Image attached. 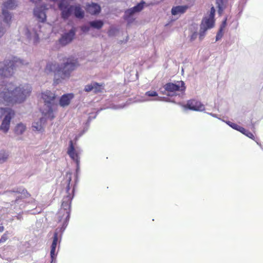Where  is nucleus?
Wrapping results in <instances>:
<instances>
[{
  "instance_id": "f257e3e1",
  "label": "nucleus",
  "mask_w": 263,
  "mask_h": 263,
  "mask_svg": "<svg viewBox=\"0 0 263 263\" xmlns=\"http://www.w3.org/2000/svg\"><path fill=\"white\" fill-rule=\"evenodd\" d=\"M31 92V87L28 85L15 87L11 83L0 84V103L9 104L23 102Z\"/></svg>"
},
{
  "instance_id": "f03ea898",
  "label": "nucleus",
  "mask_w": 263,
  "mask_h": 263,
  "mask_svg": "<svg viewBox=\"0 0 263 263\" xmlns=\"http://www.w3.org/2000/svg\"><path fill=\"white\" fill-rule=\"evenodd\" d=\"M62 61L63 64L61 66L55 62H49L44 70L45 73L47 74L54 73L55 84H58L60 81V79L57 78V76L60 77L61 79L68 78L71 72L79 66L78 59L73 56L65 57Z\"/></svg>"
},
{
  "instance_id": "7ed1b4c3",
  "label": "nucleus",
  "mask_w": 263,
  "mask_h": 263,
  "mask_svg": "<svg viewBox=\"0 0 263 263\" xmlns=\"http://www.w3.org/2000/svg\"><path fill=\"white\" fill-rule=\"evenodd\" d=\"M185 89L184 82L180 81L175 83H166L163 86V88L160 89V91L164 95L174 97L169 99L164 98L165 101L177 103V101L181 98L182 95H181L185 90Z\"/></svg>"
},
{
  "instance_id": "20e7f679",
  "label": "nucleus",
  "mask_w": 263,
  "mask_h": 263,
  "mask_svg": "<svg viewBox=\"0 0 263 263\" xmlns=\"http://www.w3.org/2000/svg\"><path fill=\"white\" fill-rule=\"evenodd\" d=\"M59 8L61 11V16L64 19H67L74 11V14L77 18H83L84 17V12L80 5L75 6L70 5L67 0H62L59 4Z\"/></svg>"
},
{
  "instance_id": "39448f33",
  "label": "nucleus",
  "mask_w": 263,
  "mask_h": 263,
  "mask_svg": "<svg viewBox=\"0 0 263 263\" xmlns=\"http://www.w3.org/2000/svg\"><path fill=\"white\" fill-rule=\"evenodd\" d=\"M24 65L22 60L14 57L11 60L6 61L5 63H0V75L4 77H9L13 73L16 67Z\"/></svg>"
},
{
  "instance_id": "423d86ee",
  "label": "nucleus",
  "mask_w": 263,
  "mask_h": 263,
  "mask_svg": "<svg viewBox=\"0 0 263 263\" xmlns=\"http://www.w3.org/2000/svg\"><path fill=\"white\" fill-rule=\"evenodd\" d=\"M215 13V9L214 7H212L209 16L204 17L202 20L199 31V39L200 40L204 38L206 31L214 27Z\"/></svg>"
},
{
  "instance_id": "0eeeda50",
  "label": "nucleus",
  "mask_w": 263,
  "mask_h": 263,
  "mask_svg": "<svg viewBox=\"0 0 263 263\" xmlns=\"http://www.w3.org/2000/svg\"><path fill=\"white\" fill-rule=\"evenodd\" d=\"M0 117L5 115V117L0 126V130L6 133L8 132L11 119L14 117L15 112L11 108H0Z\"/></svg>"
},
{
  "instance_id": "6e6552de",
  "label": "nucleus",
  "mask_w": 263,
  "mask_h": 263,
  "mask_svg": "<svg viewBox=\"0 0 263 263\" xmlns=\"http://www.w3.org/2000/svg\"><path fill=\"white\" fill-rule=\"evenodd\" d=\"M17 6L15 0H7L3 4L2 14L4 16V21L9 24L12 18L11 13L8 10L15 9Z\"/></svg>"
},
{
  "instance_id": "1a4fd4ad",
  "label": "nucleus",
  "mask_w": 263,
  "mask_h": 263,
  "mask_svg": "<svg viewBox=\"0 0 263 263\" xmlns=\"http://www.w3.org/2000/svg\"><path fill=\"white\" fill-rule=\"evenodd\" d=\"M144 2L138 3L133 8L128 9L125 11L124 17L128 23L133 22L135 19V15L140 12L144 8Z\"/></svg>"
},
{
  "instance_id": "9d476101",
  "label": "nucleus",
  "mask_w": 263,
  "mask_h": 263,
  "mask_svg": "<svg viewBox=\"0 0 263 263\" xmlns=\"http://www.w3.org/2000/svg\"><path fill=\"white\" fill-rule=\"evenodd\" d=\"M42 98L44 100L45 105L48 108L47 112L44 113L45 115L48 114L49 117L50 115L52 114L53 112L52 105L54 104L55 95L50 91L47 90L42 93Z\"/></svg>"
},
{
  "instance_id": "9b49d317",
  "label": "nucleus",
  "mask_w": 263,
  "mask_h": 263,
  "mask_svg": "<svg viewBox=\"0 0 263 263\" xmlns=\"http://www.w3.org/2000/svg\"><path fill=\"white\" fill-rule=\"evenodd\" d=\"M165 101L164 98L159 97L158 93L154 90H149L145 92L142 97L141 102Z\"/></svg>"
},
{
  "instance_id": "f8f14e48",
  "label": "nucleus",
  "mask_w": 263,
  "mask_h": 263,
  "mask_svg": "<svg viewBox=\"0 0 263 263\" xmlns=\"http://www.w3.org/2000/svg\"><path fill=\"white\" fill-rule=\"evenodd\" d=\"M76 28L73 27L68 32L64 33L59 39V43L63 46L70 43L74 39L76 35Z\"/></svg>"
},
{
  "instance_id": "ddd939ff",
  "label": "nucleus",
  "mask_w": 263,
  "mask_h": 263,
  "mask_svg": "<svg viewBox=\"0 0 263 263\" xmlns=\"http://www.w3.org/2000/svg\"><path fill=\"white\" fill-rule=\"evenodd\" d=\"M47 9L46 6L43 5L40 7H36L34 9V15L40 22L44 23L46 20V15L45 11Z\"/></svg>"
},
{
  "instance_id": "4468645a",
  "label": "nucleus",
  "mask_w": 263,
  "mask_h": 263,
  "mask_svg": "<svg viewBox=\"0 0 263 263\" xmlns=\"http://www.w3.org/2000/svg\"><path fill=\"white\" fill-rule=\"evenodd\" d=\"M184 108H188L195 111H202L204 110V106L199 101L196 100L188 101L187 104L183 105Z\"/></svg>"
},
{
  "instance_id": "2eb2a0df",
  "label": "nucleus",
  "mask_w": 263,
  "mask_h": 263,
  "mask_svg": "<svg viewBox=\"0 0 263 263\" xmlns=\"http://www.w3.org/2000/svg\"><path fill=\"white\" fill-rule=\"evenodd\" d=\"M104 84H99L97 82H93L91 83L86 85L85 86L84 90L86 92H90L93 90L95 93H98L102 92L104 89Z\"/></svg>"
},
{
  "instance_id": "dca6fc26",
  "label": "nucleus",
  "mask_w": 263,
  "mask_h": 263,
  "mask_svg": "<svg viewBox=\"0 0 263 263\" xmlns=\"http://www.w3.org/2000/svg\"><path fill=\"white\" fill-rule=\"evenodd\" d=\"M101 9L100 6L95 3L87 4L85 7L86 12L91 15L98 14L101 12Z\"/></svg>"
},
{
  "instance_id": "f3484780",
  "label": "nucleus",
  "mask_w": 263,
  "mask_h": 263,
  "mask_svg": "<svg viewBox=\"0 0 263 263\" xmlns=\"http://www.w3.org/2000/svg\"><path fill=\"white\" fill-rule=\"evenodd\" d=\"M67 154L71 158V159L74 161L78 165L80 162L79 154L74 148L72 140H70L69 142V145L67 150Z\"/></svg>"
},
{
  "instance_id": "a211bd4d",
  "label": "nucleus",
  "mask_w": 263,
  "mask_h": 263,
  "mask_svg": "<svg viewBox=\"0 0 263 263\" xmlns=\"http://www.w3.org/2000/svg\"><path fill=\"white\" fill-rule=\"evenodd\" d=\"M62 206L64 208L63 209L61 208L59 212V214L60 216L62 215L63 216H65L66 221H67L69 220L70 217V205L68 202H63L62 203Z\"/></svg>"
},
{
  "instance_id": "6ab92c4d",
  "label": "nucleus",
  "mask_w": 263,
  "mask_h": 263,
  "mask_svg": "<svg viewBox=\"0 0 263 263\" xmlns=\"http://www.w3.org/2000/svg\"><path fill=\"white\" fill-rule=\"evenodd\" d=\"M73 97L72 93H68L63 95L60 98L59 104L60 106L65 107L68 106L70 102V100Z\"/></svg>"
},
{
  "instance_id": "aec40b11",
  "label": "nucleus",
  "mask_w": 263,
  "mask_h": 263,
  "mask_svg": "<svg viewBox=\"0 0 263 263\" xmlns=\"http://www.w3.org/2000/svg\"><path fill=\"white\" fill-rule=\"evenodd\" d=\"M187 9L186 6H178L172 8L171 12L174 15L184 13Z\"/></svg>"
},
{
  "instance_id": "412c9836",
  "label": "nucleus",
  "mask_w": 263,
  "mask_h": 263,
  "mask_svg": "<svg viewBox=\"0 0 263 263\" xmlns=\"http://www.w3.org/2000/svg\"><path fill=\"white\" fill-rule=\"evenodd\" d=\"M227 0H216V4L218 8V13L221 15L226 7Z\"/></svg>"
},
{
  "instance_id": "4be33fe9",
  "label": "nucleus",
  "mask_w": 263,
  "mask_h": 263,
  "mask_svg": "<svg viewBox=\"0 0 263 263\" xmlns=\"http://www.w3.org/2000/svg\"><path fill=\"white\" fill-rule=\"evenodd\" d=\"M88 24L91 28L98 30L101 29L104 25L103 21L100 20L90 21Z\"/></svg>"
},
{
  "instance_id": "5701e85b",
  "label": "nucleus",
  "mask_w": 263,
  "mask_h": 263,
  "mask_svg": "<svg viewBox=\"0 0 263 263\" xmlns=\"http://www.w3.org/2000/svg\"><path fill=\"white\" fill-rule=\"evenodd\" d=\"M26 129V125L22 123L17 124L14 128V133L16 135H22Z\"/></svg>"
},
{
  "instance_id": "b1692460",
  "label": "nucleus",
  "mask_w": 263,
  "mask_h": 263,
  "mask_svg": "<svg viewBox=\"0 0 263 263\" xmlns=\"http://www.w3.org/2000/svg\"><path fill=\"white\" fill-rule=\"evenodd\" d=\"M226 21H227V20L226 19L223 22H222V24L220 27V28L219 29V30L218 31L217 35H216V41H218L219 40H220L222 35H223V28L225 27L226 25Z\"/></svg>"
},
{
  "instance_id": "393cba45",
  "label": "nucleus",
  "mask_w": 263,
  "mask_h": 263,
  "mask_svg": "<svg viewBox=\"0 0 263 263\" xmlns=\"http://www.w3.org/2000/svg\"><path fill=\"white\" fill-rule=\"evenodd\" d=\"M58 240V233L55 232L53 235V241L51 246V249L55 250Z\"/></svg>"
},
{
  "instance_id": "a878e982",
  "label": "nucleus",
  "mask_w": 263,
  "mask_h": 263,
  "mask_svg": "<svg viewBox=\"0 0 263 263\" xmlns=\"http://www.w3.org/2000/svg\"><path fill=\"white\" fill-rule=\"evenodd\" d=\"M10 233L8 231H6L0 238V243L5 242L9 239V235Z\"/></svg>"
},
{
  "instance_id": "bb28decb",
  "label": "nucleus",
  "mask_w": 263,
  "mask_h": 263,
  "mask_svg": "<svg viewBox=\"0 0 263 263\" xmlns=\"http://www.w3.org/2000/svg\"><path fill=\"white\" fill-rule=\"evenodd\" d=\"M32 127L34 129L36 130H41L43 128V127L41 125V120L37 122H34L32 125Z\"/></svg>"
},
{
  "instance_id": "cd10ccee",
  "label": "nucleus",
  "mask_w": 263,
  "mask_h": 263,
  "mask_svg": "<svg viewBox=\"0 0 263 263\" xmlns=\"http://www.w3.org/2000/svg\"><path fill=\"white\" fill-rule=\"evenodd\" d=\"M8 158V154L5 152L0 153V163H3L7 160Z\"/></svg>"
},
{
  "instance_id": "c85d7f7f",
  "label": "nucleus",
  "mask_w": 263,
  "mask_h": 263,
  "mask_svg": "<svg viewBox=\"0 0 263 263\" xmlns=\"http://www.w3.org/2000/svg\"><path fill=\"white\" fill-rule=\"evenodd\" d=\"M223 122H225L228 125H229L230 127H231L232 128L238 130L239 128L240 127L239 125H237L236 123L231 122L230 121H225L224 120H222Z\"/></svg>"
},
{
  "instance_id": "c756f323",
  "label": "nucleus",
  "mask_w": 263,
  "mask_h": 263,
  "mask_svg": "<svg viewBox=\"0 0 263 263\" xmlns=\"http://www.w3.org/2000/svg\"><path fill=\"white\" fill-rule=\"evenodd\" d=\"M90 26L84 25L81 27V30L84 32H87L90 30Z\"/></svg>"
},
{
  "instance_id": "7c9ffc66",
  "label": "nucleus",
  "mask_w": 263,
  "mask_h": 263,
  "mask_svg": "<svg viewBox=\"0 0 263 263\" xmlns=\"http://www.w3.org/2000/svg\"><path fill=\"white\" fill-rule=\"evenodd\" d=\"M245 135L252 139H254V136L253 134L248 130H247V132L246 133Z\"/></svg>"
},
{
  "instance_id": "2f4dec72",
  "label": "nucleus",
  "mask_w": 263,
  "mask_h": 263,
  "mask_svg": "<svg viewBox=\"0 0 263 263\" xmlns=\"http://www.w3.org/2000/svg\"><path fill=\"white\" fill-rule=\"evenodd\" d=\"M55 250L51 249L50 256H51L52 261H53V260L54 259V258L55 257Z\"/></svg>"
},
{
  "instance_id": "473e14b6",
  "label": "nucleus",
  "mask_w": 263,
  "mask_h": 263,
  "mask_svg": "<svg viewBox=\"0 0 263 263\" xmlns=\"http://www.w3.org/2000/svg\"><path fill=\"white\" fill-rule=\"evenodd\" d=\"M247 130L245 128L240 126L239 129L238 131L240 132L242 134L245 135L246 133L247 132Z\"/></svg>"
},
{
  "instance_id": "72a5a7b5",
  "label": "nucleus",
  "mask_w": 263,
  "mask_h": 263,
  "mask_svg": "<svg viewBox=\"0 0 263 263\" xmlns=\"http://www.w3.org/2000/svg\"><path fill=\"white\" fill-rule=\"evenodd\" d=\"M197 36V33L196 32H194L191 36V40H194Z\"/></svg>"
},
{
  "instance_id": "f704fd0d",
  "label": "nucleus",
  "mask_w": 263,
  "mask_h": 263,
  "mask_svg": "<svg viewBox=\"0 0 263 263\" xmlns=\"http://www.w3.org/2000/svg\"><path fill=\"white\" fill-rule=\"evenodd\" d=\"M4 33V28L1 26V25L0 24V37H1Z\"/></svg>"
},
{
  "instance_id": "c9c22d12",
  "label": "nucleus",
  "mask_w": 263,
  "mask_h": 263,
  "mask_svg": "<svg viewBox=\"0 0 263 263\" xmlns=\"http://www.w3.org/2000/svg\"><path fill=\"white\" fill-rule=\"evenodd\" d=\"M209 115H210V116L214 117V118H217L219 119H220L218 117V116L216 114H213V113H208Z\"/></svg>"
},
{
  "instance_id": "e433bc0d",
  "label": "nucleus",
  "mask_w": 263,
  "mask_h": 263,
  "mask_svg": "<svg viewBox=\"0 0 263 263\" xmlns=\"http://www.w3.org/2000/svg\"><path fill=\"white\" fill-rule=\"evenodd\" d=\"M39 38L38 35H36V37H35V38L34 43H37V42H39Z\"/></svg>"
},
{
  "instance_id": "4c0bfd02",
  "label": "nucleus",
  "mask_w": 263,
  "mask_h": 263,
  "mask_svg": "<svg viewBox=\"0 0 263 263\" xmlns=\"http://www.w3.org/2000/svg\"><path fill=\"white\" fill-rule=\"evenodd\" d=\"M4 230V227L3 226H0V233L3 232Z\"/></svg>"
},
{
  "instance_id": "58836bf2",
  "label": "nucleus",
  "mask_w": 263,
  "mask_h": 263,
  "mask_svg": "<svg viewBox=\"0 0 263 263\" xmlns=\"http://www.w3.org/2000/svg\"><path fill=\"white\" fill-rule=\"evenodd\" d=\"M119 32H117V31H116V37H117V36H118V35H119Z\"/></svg>"
},
{
  "instance_id": "ea45409f",
  "label": "nucleus",
  "mask_w": 263,
  "mask_h": 263,
  "mask_svg": "<svg viewBox=\"0 0 263 263\" xmlns=\"http://www.w3.org/2000/svg\"><path fill=\"white\" fill-rule=\"evenodd\" d=\"M23 192H25L27 194L29 195V194L27 193V190H23Z\"/></svg>"
},
{
  "instance_id": "a19ab883",
  "label": "nucleus",
  "mask_w": 263,
  "mask_h": 263,
  "mask_svg": "<svg viewBox=\"0 0 263 263\" xmlns=\"http://www.w3.org/2000/svg\"><path fill=\"white\" fill-rule=\"evenodd\" d=\"M53 118H54V116H52L51 117V119H52Z\"/></svg>"
},
{
  "instance_id": "79ce46f5",
  "label": "nucleus",
  "mask_w": 263,
  "mask_h": 263,
  "mask_svg": "<svg viewBox=\"0 0 263 263\" xmlns=\"http://www.w3.org/2000/svg\"><path fill=\"white\" fill-rule=\"evenodd\" d=\"M52 2H55L57 0H51Z\"/></svg>"
}]
</instances>
